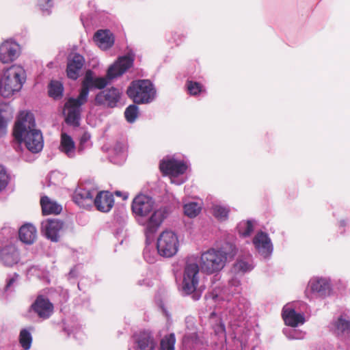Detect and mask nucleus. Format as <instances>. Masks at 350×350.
Wrapping results in <instances>:
<instances>
[{
  "mask_svg": "<svg viewBox=\"0 0 350 350\" xmlns=\"http://www.w3.org/2000/svg\"><path fill=\"white\" fill-rule=\"evenodd\" d=\"M154 204L155 202L152 197L139 194L134 198L131 204L132 212L137 217L138 222L146 226L144 233L147 239L157 231L169 215V210L166 206L161 207L155 210L146 221L142 222L141 219L152 211Z\"/></svg>",
  "mask_w": 350,
  "mask_h": 350,
  "instance_id": "nucleus-1",
  "label": "nucleus"
},
{
  "mask_svg": "<svg viewBox=\"0 0 350 350\" xmlns=\"http://www.w3.org/2000/svg\"><path fill=\"white\" fill-rule=\"evenodd\" d=\"M13 136L17 145L23 142L32 153L39 152L43 148L42 133L36 128L35 118L31 112L20 113L14 126Z\"/></svg>",
  "mask_w": 350,
  "mask_h": 350,
  "instance_id": "nucleus-2",
  "label": "nucleus"
},
{
  "mask_svg": "<svg viewBox=\"0 0 350 350\" xmlns=\"http://www.w3.org/2000/svg\"><path fill=\"white\" fill-rule=\"evenodd\" d=\"M237 253L236 246L232 243H226L219 250L210 249L201 254L200 267L207 274L220 271L228 258H233Z\"/></svg>",
  "mask_w": 350,
  "mask_h": 350,
  "instance_id": "nucleus-3",
  "label": "nucleus"
},
{
  "mask_svg": "<svg viewBox=\"0 0 350 350\" xmlns=\"http://www.w3.org/2000/svg\"><path fill=\"white\" fill-rule=\"evenodd\" d=\"M25 81L24 69L17 65L10 66L4 70L0 78V94L4 98L11 97L21 89Z\"/></svg>",
  "mask_w": 350,
  "mask_h": 350,
  "instance_id": "nucleus-4",
  "label": "nucleus"
},
{
  "mask_svg": "<svg viewBox=\"0 0 350 350\" xmlns=\"http://www.w3.org/2000/svg\"><path fill=\"white\" fill-rule=\"evenodd\" d=\"M126 94L134 103L147 104L154 100L156 90L150 80L139 79L130 83Z\"/></svg>",
  "mask_w": 350,
  "mask_h": 350,
  "instance_id": "nucleus-5",
  "label": "nucleus"
},
{
  "mask_svg": "<svg viewBox=\"0 0 350 350\" xmlns=\"http://www.w3.org/2000/svg\"><path fill=\"white\" fill-rule=\"evenodd\" d=\"M86 92H79L77 98H69L64 104L63 114L68 125L77 127L80 124L82 106L88 102Z\"/></svg>",
  "mask_w": 350,
  "mask_h": 350,
  "instance_id": "nucleus-6",
  "label": "nucleus"
},
{
  "mask_svg": "<svg viewBox=\"0 0 350 350\" xmlns=\"http://www.w3.org/2000/svg\"><path fill=\"white\" fill-rule=\"evenodd\" d=\"M200 267L197 262L187 261L185 266L183 280L182 284L183 293L185 295L193 293L192 297L198 300L200 295L195 293L199 283Z\"/></svg>",
  "mask_w": 350,
  "mask_h": 350,
  "instance_id": "nucleus-7",
  "label": "nucleus"
},
{
  "mask_svg": "<svg viewBox=\"0 0 350 350\" xmlns=\"http://www.w3.org/2000/svg\"><path fill=\"white\" fill-rule=\"evenodd\" d=\"M178 245V237L171 230L163 231L157 239V251L159 254L163 257L170 258L175 255Z\"/></svg>",
  "mask_w": 350,
  "mask_h": 350,
  "instance_id": "nucleus-8",
  "label": "nucleus"
},
{
  "mask_svg": "<svg viewBox=\"0 0 350 350\" xmlns=\"http://www.w3.org/2000/svg\"><path fill=\"white\" fill-rule=\"evenodd\" d=\"M135 55L133 52L120 57L107 70V76L109 79L122 75L133 64Z\"/></svg>",
  "mask_w": 350,
  "mask_h": 350,
  "instance_id": "nucleus-9",
  "label": "nucleus"
},
{
  "mask_svg": "<svg viewBox=\"0 0 350 350\" xmlns=\"http://www.w3.org/2000/svg\"><path fill=\"white\" fill-rule=\"evenodd\" d=\"M64 228V222L57 219H47L42 221L41 233L52 242H58L59 232Z\"/></svg>",
  "mask_w": 350,
  "mask_h": 350,
  "instance_id": "nucleus-10",
  "label": "nucleus"
},
{
  "mask_svg": "<svg viewBox=\"0 0 350 350\" xmlns=\"http://www.w3.org/2000/svg\"><path fill=\"white\" fill-rule=\"evenodd\" d=\"M31 310L43 319H49L53 313L54 306L50 300L44 295H38L31 305Z\"/></svg>",
  "mask_w": 350,
  "mask_h": 350,
  "instance_id": "nucleus-11",
  "label": "nucleus"
},
{
  "mask_svg": "<svg viewBox=\"0 0 350 350\" xmlns=\"http://www.w3.org/2000/svg\"><path fill=\"white\" fill-rule=\"evenodd\" d=\"M120 97V91L112 87L98 93L95 97V103L98 105H105L113 108L117 106Z\"/></svg>",
  "mask_w": 350,
  "mask_h": 350,
  "instance_id": "nucleus-12",
  "label": "nucleus"
},
{
  "mask_svg": "<svg viewBox=\"0 0 350 350\" xmlns=\"http://www.w3.org/2000/svg\"><path fill=\"white\" fill-rule=\"evenodd\" d=\"M109 80H110L107 77H94L92 75V72L91 70H88L85 73L83 81L81 83V92H86V96L88 98L90 90L95 88L97 89H103L105 88L109 83Z\"/></svg>",
  "mask_w": 350,
  "mask_h": 350,
  "instance_id": "nucleus-13",
  "label": "nucleus"
},
{
  "mask_svg": "<svg viewBox=\"0 0 350 350\" xmlns=\"http://www.w3.org/2000/svg\"><path fill=\"white\" fill-rule=\"evenodd\" d=\"M19 55V45L7 40L0 45V62L9 64L14 62Z\"/></svg>",
  "mask_w": 350,
  "mask_h": 350,
  "instance_id": "nucleus-14",
  "label": "nucleus"
},
{
  "mask_svg": "<svg viewBox=\"0 0 350 350\" xmlns=\"http://www.w3.org/2000/svg\"><path fill=\"white\" fill-rule=\"evenodd\" d=\"M136 350H154L157 342L152 334L149 331H140L133 335Z\"/></svg>",
  "mask_w": 350,
  "mask_h": 350,
  "instance_id": "nucleus-15",
  "label": "nucleus"
},
{
  "mask_svg": "<svg viewBox=\"0 0 350 350\" xmlns=\"http://www.w3.org/2000/svg\"><path fill=\"white\" fill-rule=\"evenodd\" d=\"M252 242L256 250L263 257L267 258L272 253L273 245L267 233L258 232L254 236Z\"/></svg>",
  "mask_w": 350,
  "mask_h": 350,
  "instance_id": "nucleus-16",
  "label": "nucleus"
},
{
  "mask_svg": "<svg viewBox=\"0 0 350 350\" xmlns=\"http://www.w3.org/2000/svg\"><path fill=\"white\" fill-rule=\"evenodd\" d=\"M159 167L163 174L173 176L183 174L187 170V165L184 162L175 159L161 161Z\"/></svg>",
  "mask_w": 350,
  "mask_h": 350,
  "instance_id": "nucleus-17",
  "label": "nucleus"
},
{
  "mask_svg": "<svg viewBox=\"0 0 350 350\" xmlns=\"http://www.w3.org/2000/svg\"><path fill=\"white\" fill-rule=\"evenodd\" d=\"M84 62L83 57L79 53H75L72 57H69L66 68L68 77L73 80L77 79Z\"/></svg>",
  "mask_w": 350,
  "mask_h": 350,
  "instance_id": "nucleus-18",
  "label": "nucleus"
},
{
  "mask_svg": "<svg viewBox=\"0 0 350 350\" xmlns=\"http://www.w3.org/2000/svg\"><path fill=\"white\" fill-rule=\"evenodd\" d=\"M114 203L113 196L111 193L107 191L98 192L94 200V204L97 210L103 212H109Z\"/></svg>",
  "mask_w": 350,
  "mask_h": 350,
  "instance_id": "nucleus-19",
  "label": "nucleus"
},
{
  "mask_svg": "<svg viewBox=\"0 0 350 350\" xmlns=\"http://www.w3.org/2000/svg\"><path fill=\"white\" fill-rule=\"evenodd\" d=\"M95 191H90L85 188H78L73 195L74 202L80 207L86 208L94 204Z\"/></svg>",
  "mask_w": 350,
  "mask_h": 350,
  "instance_id": "nucleus-20",
  "label": "nucleus"
},
{
  "mask_svg": "<svg viewBox=\"0 0 350 350\" xmlns=\"http://www.w3.org/2000/svg\"><path fill=\"white\" fill-rule=\"evenodd\" d=\"M282 318L286 325L291 327H297L305 322L303 314L297 313L293 308L284 306L282 309Z\"/></svg>",
  "mask_w": 350,
  "mask_h": 350,
  "instance_id": "nucleus-21",
  "label": "nucleus"
},
{
  "mask_svg": "<svg viewBox=\"0 0 350 350\" xmlns=\"http://www.w3.org/2000/svg\"><path fill=\"white\" fill-rule=\"evenodd\" d=\"M308 286L312 293L321 297L329 295L331 291L330 283L325 278H312Z\"/></svg>",
  "mask_w": 350,
  "mask_h": 350,
  "instance_id": "nucleus-22",
  "label": "nucleus"
},
{
  "mask_svg": "<svg viewBox=\"0 0 350 350\" xmlns=\"http://www.w3.org/2000/svg\"><path fill=\"white\" fill-rule=\"evenodd\" d=\"M95 42L103 49H108L114 44V36L109 30H98L94 36Z\"/></svg>",
  "mask_w": 350,
  "mask_h": 350,
  "instance_id": "nucleus-23",
  "label": "nucleus"
},
{
  "mask_svg": "<svg viewBox=\"0 0 350 350\" xmlns=\"http://www.w3.org/2000/svg\"><path fill=\"white\" fill-rule=\"evenodd\" d=\"M40 205L43 215L51 214L58 215L62 212V207L55 201L51 200L49 197L44 196L41 198Z\"/></svg>",
  "mask_w": 350,
  "mask_h": 350,
  "instance_id": "nucleus-24",
  "label": "nucleus"
},
{
  "mask_svg": "<svg viewBox=\"0 0 350 350\" xmlns=\"http://www.w3.org/2000/svg\"><path fill=\"white\" fill-rule=\"evenodd\" d=\"M37 230L32 224H25L18 231L20 240L27 244H31L36 239Z\"/></svg>",
  "mask_w": 350,
  "mask_h": 350,
  "instance_id": "nucleus-25",
  "label": "nucleus"
},
{
  "mask_svg": "<svg viewBox=\"0 0 350 350\" xmlns=\"http://www.w3.org/2000/svg\"><path fill=\"white\" fill-rule=\"evenodd\" d=\"M60 150L68 157L72 158L75 155V144L72 137L66 133L61 135Z\"/></svg>",
  "mask_w": 350,
  "mask_h": 350,
  "instance_id": "nucleus-26",
  "label": "nucleus"
},
{
  "mask_svg": "<svg viewBox=\"0 0 350 350\" xmlns=\"http://www.w3.org/2000/svg\"><path fill=\"white\" fill-rule=\"evenodd\" d=\"M49 95L54 99H60L63 96L64 86L58 81H51L49 84Z\"/></svg>",
  "mask_w": 350,
  "mask_h": 350,
  "instance_id": "nucleus-27",
  "label": "nucleus"
},
{
  "mask_svg": "<svg viewBox=\"0 0 350 350\" xmlns=\"http://www.w3.org/2000/svg\"><path fill=\"white\" fill-rule=\"evenodd\" d=\"M33 328L30 327L28 329H23L20 332L19 334V342L21 347L25 350H28L30 349L31 342H32V336L30 333V330H32Z\"/></svg>",
  "mask_w": 350,
  "mask_h": 350,
  "instance_id": "nucleus-28",
  "label": "nucleus"
},
{
  "mask_svg": "<svg viewBox=\"0 0 350 350\" xmlns=\"http://www.w3.org/2000/svg\"><path fill=\"white\" fill-rule=\"evenodd\" d=\"M334 332L337 334L350 333V321L339 317L334 323Z\"/></svg>",
  "mask_w": 350,
  "mask_h": 350,
  "instance_id": "nucleus-29",
  "label": "nucleus"
},
{
  "mask_svg": "<svg viewBox=\"0 0 350 350\" xmlns=\"http://www.w3.org/2000/svg\"><path fill=\"white\" fill-rule=\"evenodd\" d=\"M213 214L219 221L228 219L230 208L227 206L216 204L213 206Z\"/></svg>",
  "mask_w": 350,
  "mask_h": 350,
  "instance_id": "nucleus-30",
  "label": "nucleus"
},
{
  "mask_svg": "<svg viewBox=\"0 0 350 350\" xmlns=\"http://www.w3.org/2000/svg\"><path fill=\"white\" fill-rule=\"evenodd\" d=\"M240 236L243 237H249L254 230V225L252 221H243L237 226Z\"/></svg>",
  "mask_w": 350,
  "mask_h": 350,
  "instance_id": "nucleus-31",
  "label": "nucleus"
},
{
  "mask_svg": "<svg viewBox=\"0 0 350 350\" xmlns=\"http://www.w3.org/2000/svg\"><path fill=\"white\" fill-rule=\"evenodd\" d=\"M176 338L174 334L172 333L161 339L159 350H174Z\"/></svg>",
  "mask_w": 350,
  "mask_h": 350,
  "instance_id": "nucleus-32",
  "label": "nucleus"
},
{
  "mask_svg": "<svg viewBox=\"0 0 350 350\" xmlns=\"http://www.w3.org/2000/svg\"><path fill=\"white\" fill-rule=\"evenodd\" d=\"M200 211L201 208L197 202H189L184 206L185 214L191 218L196 217Z\"/></svg>",
  "mask_w": 350,
  "mask_h": 350,
  "instance_id": "nucleus-33",
  "label": "nucleus"
},
{
  "mask_svg": "<svg viewBox=\"0 0 350 350\" xmlns=\"http://www.w3.org/2000/svg\"><path fill=\"white\" fill-rule=\"evenodd\" d=\"M233 269L235 272L245 273L251 271L253 269V265L249 261L239 259L234 263Z\"/></svg>",
  "mask_w": 350,
  "mask_h": 350,
  "instance_id": "nucleus-34",
  "label": "nucleus"
},
{
  "mask_svg": "<svg viewBox=\"0 0 350 350\" xmlns=\"http://www.w3.org/2000/svg\"><path fill=\"white\" fill-rule=\"evenodd\" d=\"M19 275L17 273H14L12 275H8L6 279V284L4 287L5 292H12L14 291L15 286L19 279Z\"/></svg>",
  "mask_w": 350,
  "mask_h": 350,
  "instance_id": "nucleus-35",
  "label": "nucleus"
},
{
  "mask_svg": "<svg viewBox=\"0 0 350 350\" xmlns=\"http://www.w3.org/2000/svg\"><path fill=\"white\" fill-rule=\"evenodd\" d=\"M138 107L135 105H130L124 111V116L129 122H133L137 117Z\"/></svg>",
  "mask_w": 350,
  "mask_h": 350,
  "instance_id": "nucleus-36",
  "label": "nucleus"
},
{
  "mask_svg": "<svg viewBox=\"0 0 350 350\" xmlns=\"http://www.w3.org/2000/svg\"><path fill=\"white\" fill-rule=\"evenodd\" d=\"M187 88L189 93L192 96H196L204 91L203 86L196 81H188Z\"/></svg>",
  "mask_w": 350,
  "mask_h": 350,
  "instance_id": "nucleus-37",
  "label": "nucleus"
},
{
  "mask_svg": "<svg viewBox=\"0 0 350 350\" xmlns=\"http://www.w3.org/2000/svg\"><path fill=\"white\" fill-rule=\"evenodd\" d=\"M8 184V176L7 173L0 174V192L7 187Z\"/></svg>",
  "mask_w": 350,
  "mask_h": 350,
  "instance_id": "nucleus-38",
  "label": "nucleus"
},
{
  "mask_svg": "<svg viewBox=\"0 0 350 350\" xmlns=\"http://www.w3.org/2000/svg\"><path fill=\"white\" fill-rule=\"evenodd\" d=\"M42 1H44V3H40V6L42 10H43L45 9L46 10L47 8H46V7L51 8L52 6V3H51L52 0H42Z\"/></svg>",
  "mask_w": 350,
  "mask_h": 350,
  "instance_id": "nucleus-39",
  "label": "nucleus"
},
{
  "mask_svg": "<svg viewBox=\"0 0 350 350\" xmlns=\"http://www.w3.org/2000/svg\"><path fill=\"white\" fill-rule=\"evenodd\" d=\"M90 139V135L87 133H85L81 138V143H85Z\"/></svg>",
  "mask_w": 350,
  "mask_h": 350,
  "instance_id": "nucleus-40",
  "label": "nucleus"
},
{
  "mask_svg": "<svg viewBox=\"0 0 350 350\" xmlns=\"http://www.w3.org/2000/svg\"><path fill=\"white\" fill-rule=\"evenodd\" d=\"M231 283H232L233 285H234V286H238L239 285V284H240V282H239V280H232L231 281Z\"/></svg>",
  "mask_w": 350,
  "mask_h": 350,
  "instance_id": "nucleus-41",
  "label": "nucleus"
},
{
  "mask_svg": "<svg viewBox=\"0 0 350 350\" xmlns=\"http://www.w3.org/2000/svg\"><path fill=\"white\" fill-rule=\"evenodd\" d=\"M3 173H6V172L5 171V169L3 167V165H0V174Z\"/></svg>",
  "mask_w": 350,
  "mask_h": 350,
  "instance_id": "nucleus-42",
  "label": "nucleus"
},
{
  "mask_svg": "<svg viewBox=\"0 0 350 350\" xmlns=\"http://www.w3.org/2000/svg\"><path fill=\"white\" fill-rule=\"evenodd\" d=\"M120 148V149L121 148V147H120V144H116V146L115 149H116V150H117V149H118V148Z\"/></svg>",
  "mask_w": 350,
  "mask_h": 350,
  "instance_id": "nucleus-43",
  "label": "nucleus"
},
{
  "mask_svg": "<svg viewBox=\"0 0 350 350\" xmlns=\"http://www.w3.org/2000/svg\"><path fill=\"white\" fill-rule=\"evenodd\" d=\"M116 194L117 196H120V191H116Z\"/></svg>",
  "mask_w": 350,
  "mask_h": 350,
  "instance_id": "nucleus-44",
  "label": "nucleus"
},
{
  "mask_svg": "<svg viewBox=\"0 0 350 350\" xmlns=\"http://www.w3.org/2000/svg\"><path fill=\"white\" fill-rule=\"evenodd\" d=\"M221 329H222L223 331L225 330V326L224 325H221Z\"/></svg>",
  "mask_w": 350,
  "mask_h": 350,
  "instance_id": "nucleus-45",
  "label": "nucleus"
},
{
  "mask_svg": "<svg viewBox=\"0 0 350 350\" xmlns=\"http://www.w3.org/2000/svg\"><path fill=\"white\" fill-rule=\"evenodd\" d=\"M289 338H291V339H295V338H295V337H294V336H289Z\"/></svg>",
  "mask_w": 350,
  "mask_h": 350,
  "instance_id": "nucleus-46",
  "label": "nucleus"
},
{
  "mask_svg": "<svg viewBox=\"0 0 350 350\" xmlns=\"http://www.w3.org/2000/svg\"><path fill=\"white\" fill-rule=\"evenodd\" d=\"M213 315H215V312L211 313V316H213Z\"/></svg>",
  "mask_w": 350,
  "mask_h": 350,
  "instance_id": "nucleus-47",
  "label": "nucleus"
}]
</instances>
